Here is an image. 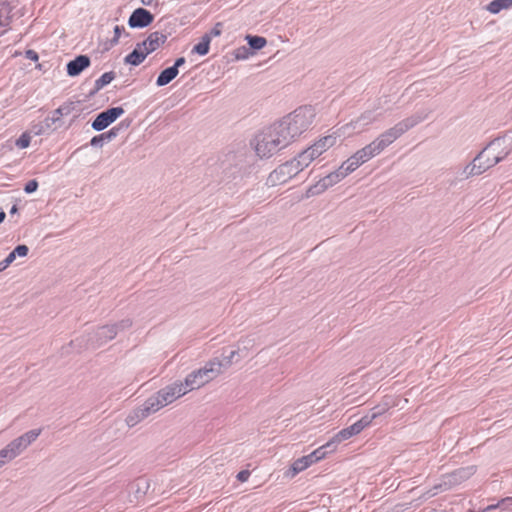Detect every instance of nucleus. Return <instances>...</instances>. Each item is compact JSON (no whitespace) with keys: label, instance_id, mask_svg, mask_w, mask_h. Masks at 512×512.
<instances>
[{"label":"nucleus","instance_id":"nucleus-1","mask_svg":"<svg viewBox=\"0 0 512 512\" xmlns=\"http://www.w3.org/2000/svg\"><path fill=\"white\" fill-rule=\"evenodd\" d=\"M511 149V143L505 139L492 141L466 167L467 175L476 176L484 173L504 159L511 152Z\"/></svg>","mask_w":512,"mask_h":512},{"label":"nucleus","instance_id":"nucleus-2","mask_svg":"<svg viewBox=\"0 0 512 512\" xmlns=\"http://www.w3.org/2000/svg\"><path fill=\"white\" fill-rule=\"evenodd\" d=\"M314 118V109L305 106L296 109L276 125L289 145L312 125Z\"/></svg>","mask_w":512,"mask_h":512},{"label":"nucleus","instance_id":"nucleus-3","mask_svg":"<svg viewBox=\"0 0 512 512\" xmlns=\"http://www.w3.org/2000/svg\"><path fill=\"white\" fill-rule=\"evenodd\" d=\"M288 145L276 124L256 136L255 151L260 158H269Z\"/></svg>","mask_w":512,"mask_h":512},{"label":"nucleus","instance_id":"nucleus-4","mask_svg":"<svg viewBox=\"0 0 512 512\" xmlns=\"http://www.w3.org/2000/svg\"><path fill=\"white\" fill-rule=\"evenodd\" d=\"M360 165L362 164L359 162V160L354 155H352L349 159L342 163L338 170L328 174L319 180L315 185L311 186L307 190L306 196L311 197L323 193L326 189L340 182L348 174L355 171Z\"/></svg>","mask_w":512,"mask_h":512},{"label":"nucleus","instance_id":"nucleus-5","mask_svg":"<svg viewBox=\"0 0 512 512\" xmlns=\"http://www.w3.org/2000/svg\"><path fill=\"white\" fill-rule=\"evenodd\" d=\"M315 159V156L310 153V149L307 148L299 153L296 158L275 169L270 175V180L281 183L286 182L289 178L308 167Z\"/></svg>","mask_w":512,"mask_h":512},{"label":"nucleus","instance_id":"nucleus-6","mask_svg":"<svg viewBox=\"0 0 512 512\" xmlns=\"http://www.w3.org/2000/svg\"><path fill=\"white\" fill-rule=\"evenodd\" d=\"M222 363L220 361H210L198 370L188 374L184 380L188 392L199 389L211 382L221 373Z\"/></svg>","mask_w":512,"mask_h":512},{"label":"nucleus","instance_id":"nucleus-7","mask_svg":"<svg viewBox=\"0 0 512 512\" xmlns=\"http://www.w3.org/2000/svg\"><path fill=\"white\" fill-rule=\"evenodd\" d=\"M187 393L188 389L184 382L174 383L160 390L155 398H150L147 401L146 410L155 412Z\"/></svg>","mask_w":512,"mask_h":512},{"label":"nucleus","instance_id":"nucleus-8","mask_svg":"<svg viewBox=\"0 0 512 512\" xmlns=\"http://www.w3.org/2000/svg\"><path fill=\"white\" fill-rule=\"evenodd\" d=\"M388 410V407H384L377 412H374L371 416H364L351 426L340 430L337 434H335L331 438V443L338 444L342 441L348 440L349 438L358 435L361 433L366 427L370 426L372 421L384 414Z\"/></svg>","mask_w":512,"mask_h":512},{"label":"nucleus","instance_id":"nucleus-9","mask_svg":"<svg viewBox=\"0 0 512 512\" xmlns=\"http://www.w3.org/2000/svg\"><path fill=\"white\" fill-rule=\"evenodd\" d=\"M413 125H414V122L409 119L401 121L398 124H396L393 128H391L387 132L383 133L375 141L377 143H381L383 145V149H384L389 144L394 142L398 137H400L403 133H405L408 129H410Z\"/></svg>","mask_w":512,"mask_h":512},{"label":"nucleus","instance_id":"nucleus-10","mask_svg":"<svg viewBox=\"0 0 512 512\" xmlns=\"http://www.w3.org/2000/svg\"><path fill=\"white\" fill-rule=\"evenodd\" d=\"M413 125H414V122L409 119L401 121L398 124H396L393 128H391L387 132L383 133L375 141L377 143H381L383 145V149H384L389 144L394 142L398 137H400L403 133H405L408 129H410Z\"/></svg>","mask_w":512,"mask_h":512},{"label":"nucleus","instance_id":"nucleus-11","mask_svg":"<svg viewBox=\"0 0 512 512\" xmlns=\"http://www.w3.org/2000/svg\"><path fill=\"white\" fill-rule=\"evenodd\" d=\"M123 113L124 109L122 107H113L103 111L95 118L92 127L94 130L101 131L113 123Z\"/></svg>","mask_w":512,"mask_h":512},{"label":"nucleus","instance_id":"nucleus-12","mask_svg":"<svg viewBox=\"0 0 512 512\" xmlns=\"http://www.w3.org/2000/svg\"><path fill=\"white\" fill-rule=\"evenodd\" d=\"M339 136L338 131H335L329 135L319 138L310 147H308L310 149V153H312L317 159L328 149L336 145Z\"/></svg>","mask_w":512,"mask_h":512},{"label":"nucleus","instance_id":"nucleus-13","mask_svg":"<svg viewBox=\"0 0 512 512\" xmlns=\"http://www.w3.org/2000/svg\"><path fill=\"white\" fill-rule=\"evenodd\" d=\"M167 40V36L162 32H152L141 43H138L147 55L159 49Z\"/></svg>","mask_w":512,"mask_h":512},{"label":"nucleus","instance_id":"nucleus-14","mask_svg":"<svg viewBox=\"0 0 512 512\" xmlns=\"http://www.w3.org/2000/svg\"><path fill=\"white\" fill-rule=\"evenodd\" d=\"M153 19V15L148 10L144 8H138L131 14L128 23L132 28H142L150 25Z\"/></svg>","mask_w":512,"mask_h":512},{"label":"nucleus","instance_id":"nucleus-15","mask_svg":"<svg viewBox=\"0 0 512 512\" xmlns=\"http://www.w3.org/2000/svg\"><path fill=\"white\" fill-rule=\"evenodd\" d=\"M381 151H383V145L373 141L364 148L358 150L354 156L359 160L361 164H363L374 156L380 154Z\"/></svg>","mask_w":512,"mask_h":512},{"label":"nucleus","instance_id":"nucleus-16","mask_svg":"<svg viewBox=\"0 0 512 512\" xmlns=\"http://www.w3.org/2000/svg\"><path fill=\"white\" fill-rule=\"evenodd\" d=\"M90 59L86 55L77 56L74 60L67 64V73L69 76H77L84 69L89 67Z\"/></svg>","mask_w":512,"mask_h":512},{"label":"nucleus","instance_id":"nucleus-17","mask_svg":"<svg viewBox=\"0 0 512 512\" xmlns=\"http://www.w3.org/2000/svg\"><path fill=\"white\" fill-rule=\"evenodd\" d=\"M313 464H314V462L312 461L310 454L302 456V457L296 459L292 463V465L289 469V473L291 474L292 477H294L295 475L306 470L308 467H310Z\"/></svg>","mask_w":512,"mask_h":512},{"label":"nucleus","instance_id":"nucleus-18","mask_svg":"<svg viewBox=\"0 0 512 512\" xmlns=\"http://www.w3.org/2000/svg\"><path fill=\"white\" fill-rule=\"evenodd\" d=\"M147 56L141 46L137 44L135 49L125 57L124 61L126 64L137 66L141 64Z\"/></svg>","mask_w":512,"mask_h":512},{"label":"nucleus","instance_id":"nucleus-19","mask_svg":"<svg viewBox=\"0 0 512 512\" xmlns=\"http://www.w3.org/2000/svg\"><path fill=\"white\" fill-rule=\"evenodd\" d=\"M178 75L176 67H169L163 70L156 80L158 86H165Z\"/></svg>","mask_w":512,"mask_h":512},{"label":"nucleus","instance_id":"nucleus-20","mask_svg":"<svg viewBox=\"0 0 512 512\" xmlns=\"http://www.w3.org/2000/svg\"><path fill=\"white\" fill-rule=\"evenodd\" d=\"M509 8H512V0H493L487 6V10L492 14H497L501 10Z\"/></svg>","mask_w":512,"mask_h":512},{"label":"nucleus","instance_id":"nucleus-21","mask_svg":"<svg viewBox=\"0 0 512 512\" xmlns=\"http://www.w3.org/2000/svg\"><path fill=\"white\" fill-rule=\"evenodd\" d=\"M333 445H335V444L331 443V439H330L326 444L318 447L313 452H311L310 457H311L312 461L314 463H317V462L323 460L324 458H326V456L328 454L326 449L332 447Z\"/></svg>","mask_w":512,"mask_h":512},{"label":"nucleus","instance_id":"nucleus-22","mask_svg":"<svg viewBox=\"0 0 512 512\" xmlns=\"http://www.w3.org/2000/svg\"><path fill=\"white\" fill-rule=\"evenodd\" d=\"M211 38L209 35H204L202 40L193 48V52L199 55H206L209 52Z\"/></svg>","mask_w":512,"mask_h":512},{"label":"nucleus","instance_id":"nucleus-23","mask_svg":"<svg viewBox=\"0 0 512 512\" xmlns=\"http://www.w3.org/2000/svg\"><path fill=\"white\" fill-rule=\"evenodd\" d=\"M72 111V107L69 104L63 105L57 108L51 117V122L56 123L61 120L64 115H69Z\"/></svg>","mask_w":512,"mask_h":512},{"label":"nucleus","instance_id":"nucleus-24","mask_svg":"<svg viewBox=\"0 0 512 512\" xmlns=\"http://www.w3.org/2000/svg\"><path fill=\"white\" fill-rule=\"evenodd\" d=\"M246 40L248 41L251 48L256 49V50L262 49L267 44L266 39L261 36L247 35Z\"/></svg>","mask_w":512,"mask_h":512},{"label":"nucleus","instance_id":"nucleus-25","mask_svg":"<svg viewBox=\"0 0 512 512\" xmlns=\"http://www.w3.org/2000/svg\"><path fill=\"white\" fill-rule=\"evenodd\" d=\"M117 334L116 327L114 325L104 326L99 331L100 338H105L108 340L113 339Z\"/></svg>","mask_w":512,"mask_h":512},{"label":"nucleus","instance_id":"nucleus-26","mask_svg":"<svg viewBox=\"0 0 512 512\" xmlns=\"http://www.w3.org/2000/svg\"><path fill=\"white\" fill-rule=\"evenodd\" d=\"M31 134L29 132H23L20 137L16 140L15 142V145L19 148V149H25L27 147H29L30 143H31Z\"/></svg>","mask_w":512,"mask_h":512},{"label":"nucleus","instance_id":"nucleus-27","mask_svg":"<svg viewBox=\"0 0 512 512\" xmlns=\"http://www.w3.org/2000/svg\"><path fill=\"white\" fill-rule=\"evenodd\" d=\"M40 432H41L40 429H38V430H31V431L23 434L20 437L22 438V440L24 441V443L28 447L33 441H35L37 439V437L40 435Z\"/></svg>","mask_w":512,"mask_h":512},{"label":"nucleus","instance_id":"nucleus-28","mask_svg":"<svg viewBox=\"0 0 512 512\" xmlns=\"http://www.w3.org/2000/svg\"><path fill=\"white\" fill-rule=\"evenodd\" d=\"M40 432H41L40 429H38V430H31V431L23 434L20 437L22 438V440L24 441V443L28 447L33 441H35L37 439V437L40 435Z\"/></svg>","mask_w":512,"mask_h":512},{"label":"nucleus","instance_id":"nucleus-29","mask_svg":"<svg viewBox=\"0 0 512 512\" xmlns=\"http://www.w3.org/2000/svg\"><path fill=\"white\" fill-rule=\"evenodd\" d=\"M40 432H41L40 429H38V430H31V431L23 434L20 437L22 438V440L24 441V443L28 447L33 441H35L37 439V437L40 435Z\"/></svg>","mask_w":512,"mask_h":512},{"label":"nucleus","instance_id":"nucleus-30","mask_svg":"<svg viewBox=\"0 0 512 512\" xmlns=\"http://www.w3.org/2000/svg\"><path fill=\"white\" fill-rule=\"evenodd\" d=\"M10 447L12 448L13 452L17 456L21 451H23L25 448H27L26 444L22 440L21 437H18L11 443H9Z\"/></svg>","mask_w":512,"mask_h":512},{"label":"nucleus","instance_id":"nucleus-31","mask_svg":"<svg viewBox=\"0 0 512 512\" xmlns=\"http://www.w3.org/2000/svg\"><path fill=\"white\" fill-rule=\"evenodd\" d=\"M113 79H114V73L106 72L96 81V85H97V87L101 88V87L109 84Z\"/></svg>","mask_w":512,"mask_h":512},{"label":"nucleus","instance_id":"nucleus-32","mask_svg":"<svg viewBox=\"0 0 512 512\" xmlns=\"http://www.w3.org/2000/svg\"><path fill=\"white\" fill-rule=\"evenodd\" d=\"M15 457L16 455L9 444L0 451V461L4 460L6 462L8 460H12Z\"/></svg>","mask_w":512,"mask_h":512},{"label":"nucleus","instance_id":"nucleus-33","mask_svg":"<svg viewBox=\"0 0 512 512\" xmlns=\"http://www.w3.org/2000/svg\"><path fill=\"white\" fill-rule=\"evenodd\" d=\"M506 504L512 505V497H506L501 499L497 504L489 505L486 510L491 511L497 508L506 509Z\"/></svg>","mask_w":512,"mask_h":512},{"label":"nucleus","instance_id":"nucleus-34","mask_svg":"<svg viewBox=\"0 0 512 512\" xmlns=\"http://www.w3.org/2000/svg\"><path fill=\"white\" fill-rule=\"evenodd\" d=\"M11 254H14V259L16 256L25 257L28 254V247L26 245H18Z\"/></svg>","mask_w":512,"mask_h":512},{"label":"nucleus","instance_id":"nucleus-35","mask_svg":"<svg viewBox=\"0 0 512 512\" xmlns=\"http://www.w3.org/2000/svg\"><path fill=\"white\" fill-rule=\"evenodd\" d=\"M14 260V254L10 253L4 260L0 262V271L5 270Z\"/></svg>","mask_w":512,"mask_h":512},{"label":"nucleus","instance_id":"nucleus-36","mask_svg":"<svg viewBox=\"0 0 512 512\" xmlns=\"http://www.w3.org/2000/svg\"><path fill=\"white\" fill-rule=\"evenodd\" d=\"M38 188V183L36 180H31L29 181L26 185H25V192L26 193H32L34 191H36Z\"/></svg>","mask_w":512,"mask_h":512},{"label":"nucleus","instance_id":"nucleus-37","mask_svg":"<svg viewBox=\"0 0 512 512\" xmlns=\"http://www.w3.org/2000/svg\"><path fill=\"white\" fill-rule=\"evenodd\" d=\"M124 31V27L123 26H119V25H116L114 27V37H113V42L114 43H117L122 35Z\"/></svg>","mask_w":512,"mask_h":512},{"label":"nucleus","instance_id":"nucleus-38","mask_svg":"<svg viewBox=\"0 0 512 512\" xmlns=\"http://www.w3.org/2000/svg\"><path fill=\"white\" fill-rule=\"evenodd\" d=\"M250 477V472L248 470H242L237 474V479L240 482H246Z\"/></svg>","mask_w":512,"mask_h":512},{"label":"nucleus","instance_id":"nucleus-39","mask_svg":"<svg viewBox=\"0 0 512 512\" xmlns=\"http://www.w3.org/2000/svg\"><path fill=\"white\" fill-rule=\"evenodd\" d=\"M25 55L27 59L32 61H37L39 59L37 52L34 50H27Z\"/></svg>","mask_w":512,"mask_h":512},{"label":"nucleus","instance_id":"nucleus-40","mask_svg":"<svg viewBox=\"0 0 512 512\" xmlns=\"http://www.w3.org/2000/svg\"><path fill=\"white\" fill-rule=\"evenodd\" d=\"M105 139V134L95 136L91 140V145L96 146L99 142Z\"/></svg>","mask_w":512,"mask_h":512},{"label":"nucleus","instance_id":"nucleus-41","mask_svg":"<svg viewBox=\"0 0 512 512\" xmlns=\"http://www.w3.org/2000/svg\"><path fill=\"white\" fill-rule=\"evenodd\" d=\"M185 63V58L184 57H180L178 58L176 61H175V64L172 66V67H176V69L178 70V68L182 65H184Z\"/></svg>","mask_w":512,"mask_h":512},{"label":"nucleus","instance_id":"nucleus-42","mask_svg":"<svg viewBox=\"0 0 512 512\" xmlns=\"http://www.w3.org/2000/svg\"><path fill=\"white\" fill-rule=\"evenodd\" d=\"M220 24H217L216 27H214L211 31V35L213 36H219L221 34V30L219 28Z\"/></svg>","mask_w":512,"mask_h":512},{"label":"nucleus","instance_id":"nucleus-43","mask_svg":"<svg viewBox=\"0 0 512 512\" xmlns=\"http://www.w3.org/2000/svg\"><path fill=\"white\" fill-rule=\"evenodd\" d=\"M104 134H105V139H111V137L116 136L117 132H116L115 128H113L109 132L104 133Z\"/></svg>","mask_w":512,"mask_h":512},{"label":"nucleus","instance_id":"nucleus-44","mask_svg":"<svg viewBox=\"0 0 512 512\" xmlns=\"http://www.w3.org/2000/svg\"><path fill=\"white\" fill-rule=\"evenodd\" d=\"M5 217H6L5 212L0 209V223H2L4 221Z\"/></svg>","mask_w":512,"mask_h":512},{"label":"nucleus","instance_id":"nucleus-45","mask_svg":"<svg viewBox=\"0 0 512 512\" xmlns=\"http://www.w3.org/2000/svg\"><path fill=\"white\" fill-rule=\"evenodd\" d=\"M5 464V461L4 460H1L0 461V467L3 466Z\"/></svg>","mask_w":512,"mask_h":512}]
</instances>
